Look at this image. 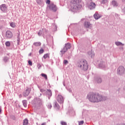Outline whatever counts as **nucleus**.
Returning a JSON list of instances; mask_svg holds the SVG:
<instances>
[{
    "label": "nucleus",
    "mask_w": 125,
    "mask_h": 125,
    "mask_svg": "<svg viewBox=\"0 0 125 125\" xmlns=\"http://www.w3.org/2000/svg\"><path fill=\"white\" fill-rule=\"evenodd\" d=\"M30 92H31V88L27 87L26 90H25L23 93V96L24 97H27V96L30 94Z\"/></svg>",
    "instance_id": "15"
},
{
    "label": "nucleus",
    "mask_w": 125,
    "mask_h": 125,
    "mask_svg": "<svg viewBox=\"0 0 125 125\" xmlns=\"http://www.w3.org/2000/svg\"><path fill=\"white\" fill-rule=\"evenodd\" d=\"M111 4L114 7H117V6H118V3L115 0H112V2H111Z\"/></svg>",
    "instance_id": "20"
},
{
    "label": "nucleus",
    "mask_w": 125,
    "mask_h": 125,
    "mask_svg": "<svg viewBox=\"0 0 125 125\" xmlns=\"http://www.w3.org/2000/svg\"><path fill=\"white\" fill-rule=\"evenodd\" d=\"M108 0H102L101 3L103 4H105V3H107L108 2Z\"/></svg>",
    "instance_id": "31"
},
{
    "label": "nucleus",
    "mask_w": 125,
    "mask_h": 125,
    "mask_svg": "<svg viewBox=\"0 0 125 125\" xmlns=\"http://www.w3.org/2000/svg\"><path fill=\"white\" fill-rule=\"evenodd\" d=\"M86 98L91 103H98L107 99V97L95 93H89L87 94Z\"/></svg>",
    "instance_id": "1"
},
{
    "label": "nucleus",
    "mask_w": 125,
    "mask_h": 125,
    "mask_svg": "<svg viewBox=\"0 0 125 125\" xmlns=\"http://www.w3.org/2000/svg\"><path fill=\"white\" fill-rule=\"evenodd\" d=\"M46 3H47V4H50V0H47Z\"/></svg>",
    "instance_id": "39"
},
{
    "label": "nucleus",
    "mask_w": 125,
    "mask_h": 125,
    "mask_svg": "<svg viewBox=\"0 0 125 125\" xmlns=\"http://www.w3.org/2000/svg\"><path fill=\"white\" fill-rule=\"evenodd\" d=\"M119 49L120 50H124V47L123 46H121L120 47H119Z\"/></svg>",
    "instance_id": "41"
},
{
    "label": "nucleus",
    "mask_w": 125,
    "mask_h": 125,
    "mask_svg": "<svg viewBox=\"0 0 125 125\" xmlns=\"http://www.w3.org/2000/svg\"><path fill=\"white\" fill-rule=\"evenodd\" d=\"M11 119H12L13 120H15L16 118L15 117V116L14 115H12L11 116Z\"/></svg>",
    "instance_id": "43"
},
{
    "label": "nucleus",
    "mask_w": 125,
    "mask_h": 125,
    "mask_svg": "<svg viewBox=\"0 0 125 125\" xmlns=\"http://www.w3.org/2000/svg\"><path fill=\"white\" fill-rule=\"evenodd\" d=\"M102 16L99 14H98V12H96L95 14L94 15V18L96 20H98L100 18H101V17Z\"/></svg>",
    "instance_id": "18"
},
{
    "label": "nucleus",
    "mask_w": 125,
    "mask_h": 125,
    "mask_svg": "<svg viewBox=\"0 0 125 125\" xmlns=\"http://www.w3.org/2000/svg\"><path fill=\"white\" fill-rule=\"evenodd\" d=\"M23 125H28V119H25L23 121Z\"/></svg>",
    "instance_id": "25"
},
{
    "label": "nucleus",
    "mask_w": 125,
    "mask_h": 125,
    "mask_svg": "<svg viewBox=\"0 0 125 125\" xmlns=\"http://www.w3.org/2000/svg\"><path fill=\"white\" fill-rule=\"evenodd\" d=\"M28 64H29V65H30V66H32V61H28Z\"/></svg>",
    "instance_id": "42"
},
{
    "label": "nucleus",
    "mask_w": 125,
    "mask_h": 125,
    "mask_svg": "<svg viewBox=\"0 0 125 125\" xmlns=\"http://www.w3.org/2000/svg\"><path fill=\"white\" fill-rule=\"evenodd\" d=\"M37 2L38 4H42V0H37Z\"/></svg>",
    "instance_id": "33"
},
{
    "label": "nucleus",
    "mask_w": 125,
    "mask_h": 125,
    "mask_svg": "<svg viewBox=\"0 0 125 125\" xmlns=\"http://www.w3.org/2000/svg\"><path fill=\"white\" fill-rule=\"evenodd\" d=\"M71 48V44L69 43H67L65 44L64 47L60 51V55L61 57H63V54H65V53L68 51V49H70Z\"/></svg>",
    "instance_id": "5"
},
{
    "label": "nucleus",
    "mask_w": 125,
    "mask_h": 125,
    "mask_svg": "<svg viewBox=\"0 0 125 125\" xmlns=\"http://www.w3.org/2000/svg\"><path fill=\"white\" fill-rule=\"evenodd\" d=\"M61 125H67V123H66L64 121H61Z\"/></svg>",
    "instance_id": "36"
},
{
    "label": "nucleus",
    "mask_w": 125,
    "mask_h": 125,
    "mask_svg": "<svg viewBox=\"0 0 125 125\" xmlns=\"http://www.w3.org/2000/svg\"><path fill=\"white\" fill-rule=\"evenodd\" d=\"M47 34V30L45 28H43L41 30H39L38 35V36H42L43 37H44V35H46Z\"/></svg>",
    "instance_id": "10"
},
{
    "label": "nucleus",
    "mask_w": 125,
    "mask_h": 125,
    "mask_svg": "<svg viewBox=\"0 0 125 125\" xmlns=\"http://www.w3.org/2000/svg\"><path fill=\"white\" fill-rule=\"evenodd\" d=\"M63 84L64 86H66V85L65 84V82H63Z\"/></svg>",
    "instance_id": "47"
},
{
    "label": "nucleus",
    "mask_w": 125,
    "mask_h": 125,
    "mask_svg": "<svg viewBox=\"0 0 125 125\" xmlns=\"http://www.w3.org/2000/svg\"><path fill=\"white\" fill-rule=\"evenodd\" d=\"M43 58L44 59H46V58H49V54H45L43 56Z\"/></svg>",
    "instance_id": "26"
},
{
    "label": "nucleus",
    "mask_w": 125,
    "mask_h": 125,
    "mask_svg": "<svg viewBox=\"0 0 125 125\" xmlns=\"http://www.w3.org/2000/svg\"><path fill=\"white\" fill-rule=\"evenodd\" d=\"M41 76L42 77H43V78H44V79H45V80H47V75H46V74H44V73H42Z\"/></svg>",
    "instance_id": "29"
},
{
    "label": "nucleus",
    "mask_w": 125,
    "mask_h": 125,
    "mask_svg": "<svg viewBox=\"0 0 125 125\" xmlns=\"http://www.w3.org/2000/svg\"><path fill=\"white\" fill-rule=\"evenodd\" d=\"M94 81L95 83H101L103 82L102 78L100 76H96L94 78Z\"/></svg>",
    "instance_id": "13"
},
{
    "label": "nucleus",
    "mask_w": 125,
    "mask_h": 125,
    "mask_svg": "<svg viewBox=\"0 0 125 125\" xmlns=\"http://www.w3.org/2000/svg\"><path fill=\"white\" fill-rule=\"evenodd\" d=\"M17 41L18 42V44H19V43L20 42V34H18L17 38Z\"/></svg>",
    "instance_id": "28"
},
{
    "label": "nucleus",
    "mask_w": 125,
    "mask_h": 125,
    "mask_svg": "<svg viewBox=\"0 0 125 125\" xmlns=\"http://www.w3.org/2000/svg\"><path fill=\"white\" fill-rule=\"evenodd\" d=\"M1 113V108H0V114Z\"/></svg>",
    "instance_id": "48"
},
{
    "label": "nucleus",
    "mask_w": 125,
    "mask_h": 125,
    "mask_svg": "<svg viewBox=\"0 0 125 125\" xmlns=\"http://www.w3.org/2000/svg\"><path fill=\"white\" fill-rule=\"evenodd\" d=\"M97 65L99 66L100 68H102V69H104L105 68V63L101 61H97L96 62Z\"/></svg>",
    "instance_id": "11"
},
{
    "label": "nucleus",
    "mask_w": 125,
    "mask_h": 125,
    "mask_svg": "<svg viewBox=\"0 0 125 125\" xmlns=\"http://www.w3.org/2000/svg\"><path fill=\"white\" fill-rule=\"evenodd\" d=\"M37 67H38V69H40V68L42 67V65H41V64H38Z\"/></svg>",
    "instance_id": "44"
},
{
    "label": "nucleus",
    "mask_w": 125,
    "mask_h": 125,
    "mask_svg": "<svg viewBox=\"0 0 125 125\" xmlns=\"http://www.w3.org/2000/svg\"><path fill=\"white\" fill-rule=\"evenodd\" d=\"M84 27L88 29H92V24L88 21H85Z\"/></svg>",
    "instance_id": "16"
},
{
    "label": "nucleus",
    "mask_w": 125,
    "mask_h": 125,
    "mask_svg": "<svg viewBox=\"0 0 125 125\" xmlns=\"http://www.w3.org/2000/svg\"><path fill=\"white\" fill-rule=\"evenodd\" d=\"M57 100L60 104H63L64 102V98L61 95H58L57 97Z\"/></svg>",
    "instance_id": "14"
},
{
    "label": "nucleus",
    "mask_w": 125,
    "mask_h": 125,
    "mask_svg": "<svg viewBox=\"0 0 125 125\" xmlns=\"http://www.w3.org/2000/svg\"><path fill=\"white\" fill-rule=\"evenodd\" d=\"M78 67L83 71H86L88 69V64L85 60H81L78 62Z\"/></svg>",
    "instance_id": "4"
},
{
    "label": "nucleus",
    "mask_w": 125,
    "mask_h": 125,
    "mask_svg": "<svg viewBox=\"0 0 125 125\" xmlns=\"http://www.w3.org/2000/svg\"><path fill=\"white\" fill-rule=\"evenodd\" d=\"M29 55H31V54H30Z\"/></svg>",
    "instance_id": "51"
},
{
    "label": "nucleus",
    "mask_w": 125,
    "mask_h": 125,
    "mask_svg": "<svg viewBox=\"0 0 125 125\" xmlns=\"http://www.w3.org/2000/svg\"><path fill=\"white\" fill-rule=\"evenodd\" d=\"M79 125H83V121H79Z\"/></svg>",
    "instance_id": "37"
},
{
    "label": "nucleus",
    "mask_w": 125,
    "mask_h": 125,
    "mask_svg": "<svg viewBox=\"0 0 125 125\" xmlns=\"http://www.w3.org/2000/svg\"><path fill=\"white\" fill-rule=\"evenodd\" d=\"M116 125H125V123H122L121 124H117Z\"/></svg>",
    "instance_id": "46"
},
{
    "label": "nucleus",
    "mask_w": 125,
    "mask_h": 125,
    "mask_svg": "<svg viewBox=\"0 0 125 125\" xmlns=\"http://www.w3.org/2000/svg\"><path fill=\"white\" fill-rule=\"evenodd\" d=\"M34 45H35V46H40L41 45L42 43H41L40 42H34L33 43Z\"/></svg>",
    "instance_id": "23"
},
{
    "label": "nucleus",
    "mask_w": 125,
    "mask_h": 125,
    "mask_svg": "<svg viewBox=\"0 0 125 125\" xmlns=\"http://www.w3.org/2000/svg\"><path fill=\"white\" fill-rule=\"evenodd\" d=\"M87 54L89 55V57H91L92 58V56L94 55V54L92 53V50L89 51L87 52Z\"/></svg>",
    "instance_id": "22"
},
{
    "label": "nucleus",
    "mask_w": 125,
    "mask_h": 125,
    "mask_svg": "<svg viewBox=\"0 0 125 125\" xmlns=\"http://www.w3.org/2000/svg\"><path fill=\"white\" fill-rule=\"evenodd\" d=\"M54 108H56V109H59L60 108L59 104L57 103V102H55L54 103Z\"/></svg>",
    "instance_id": "21"
},
{
    "label": "nucleus",
    "mask_w": 125,
    "mask_h": 125,
    "mask_svg": "<svg viewBox=\"0 0 125 125\" xmlns=\"http://www.w3.org/2000/svg\"><path fill=\"white\" fill-rule=\"evenodd\" d=\"M41 125H44V123H42Z\"/></svg>",
    "instance_id": "49"
},
{
    "label": "nucleus",
    "mask_w": 125,
    "mask_h": 125,
    "mask_svg": "<svg viewBox=\"0 0 125 125\" xmlns=\"http://www.w3.org/2000/svg\"><path fill=\"white\" fill-rule=\"evenodd\" d=\"M8 7L5 4H2L0 6V9L4 13H7L8 12Z\"/></svg>",
    "instance_id": "7"
},
{
    "label": "nucleus",
    "mask_w": 125,
    "mask_h": 125,
    "mask_svg": "<svg viewBox=\"0 0 125 125\" xmlns=\"http://www.w3.org/2000/svg\"><path fill=\"white\" fill-rule=\"evenodd\" d=\"M41 92L43 93L44 95H48V99H50V97L52 96V92H51V90L50 89H41Z\"/></svg>",
    "instance_id": "6"
},
{
    "label": "nucleus",
    "mask_w": 125,
    "mask_h": 125,
    "mask_svg": "<svg viewBox=\"0 0 125 125\" xmlns=\"http://www.w3.org/2000/svg\"><path fill=\"white\" fill-rule=\"evenodd\" d=\"M81 20L83 21V20H84V19H82Z\"/></svg>",
    "instance_id": "50"
},
{
    "label": "nucleus",
    "mask_w": 125,
    "mask_h": 125,
    "mask_svg": "<svg viewBox=\"0 0 125 125\" xmlns=\"http://www.w3.org/2000/svg\"><path fill=\"white\" fill-rule=\"evenodd\" d=\"M47 108H48V109H51V108H52V105H51V103H49L47 104Z\"/></svg>",
    "instance_id": "32"
},
{
    "label": "nucleus",
    "mask_w": 125,
    "mask_h": 125,
    "mask_svg": "<svg viewBox=\"0 0 125 125\" xmlns=\"http://www.w3.org/2000/svg\"><path fill=\"white\" fill-rule=\"evenodd\" d=\"M44 51V50L42 49V48H41L40 50H39V54H42V53H43Z\"/></svg>",
    "instance_id": "35"
},
{
    "label": "nucleus",
    "mask_w": 125,
    "mask_h": 125,
    "mask_svg": "<svg viewBox=\"0 0 125 125\" xmlns=\"http://www.w3.org/2000/svg\"><path fill=\"white\" fill-rule=\"evenodd\" d=\"M10 26L11 27H12V28H15V24L14 23V22H11L10 23Z\"/></svg>",
    "instance_id": "34"
},
{
    "label": "nucleus",
    "mask_w": 125,
    "mask_h": 125,
    "mask_svg": "<svg viewBox=\"0 0 125 125\" xmlns=\"http://www.w3.org/2000/svg\"><path fill=\"white\" fill-rule=\"evenodd\" d=\"M33 104L35 110H41L43 107V101L40 98H35Z\"/></svg>",
    "instance_id": "3"
},
{
    "label": "nucleus",
    "mask_w": 125,
    "mask_h": 125,
    "mask_svg": "<svg viewBox=\"0 0 125 125\" xmlns=\"http://www.w3.org/2000/svg\"><path fill=\"white\" fill-rule=\"evenodd\" d=\"M22 102L24 107L26 108V107H27V101L24 100H23Z\"/></svg>",
    "instance_id": "27"
},
{
    "label": "nucleus",
    "mask_w": 125,
    "mask_h": 125,
    "mask_svg": "<svg viewBox=\"0 0 125 125\" xmlns=\"http://www.w3.org/2000/svg\"><path fill=\"white\" fill-rule=\"evenodd\" d=\"M13 37L12 32L9 30H8L5 33V39H11Z\"/></svg>",
    "instance_id": "12"
},
{
    "label": "nucleus",
    "mask_w": 125,
    "mask_h": 125,
    "mask_svg": "<svg viewBox=\"0 0 125 125\" xmlns=\"http://www.w3.org/2000/svg\"><path fill=\"white\" fill-rule=\"evenodd\" d=\"M122 12L125 14V6L122 8Z\"/></svg>",
    "instance_id": "40"
},
{
    "label": "nucleus",
    "mask_w": 125,
    "mask_h": 125,
    "mask_svg": "<svg viewBox=\"0 0 125 125\" xmlns=\"http://www.w3.org/2000/svg\"><path fill=\"white\" fill-rule=\"evenodd\" d=\"M115 17L116 18H119L120 17V15H118L117 14H115Z\"/></svg>",
    "instance_id": "45"
},
{
    "label": "nucleus",
    "mask_w": 125,
    "mask_h": 125,
    "mask_svg": "<svg viewBox=\"0 0 125 125\" xmlns=\"http://www.w3.org/2000/svg\"><path fill=\"white\" fill-rule=\"evenodd\" d=\"M71 2V10L72 12H77L83 7L81 4L82 0H72Z\"/></svg>",
    "instance_id": "2"
},
{
    "label": "nucleus",
    "mask_w": 125,
    "mask_h": 125,
    "mask_svg": "<svg viewBox=\"0 0 125 125\" xmlns=\"http://www.w3.org/2000/svg\"><path fill=\"white\" fill-rule=\"evenodd\" d=\"M5 45L7 47H9V46H10V42H9V41L6 42H5Z\"/></svg>",
    "instance_id": "30"
},
{
    "label": "nucleus",
    "mask_w": 125,
    "mask_h": 125,
    "mask_svg": "<svg viewBox=\"0 0 125 125\" xmlns=\"http://www.w3.org/2000/svg\"><path fill=\"white\" fill-rule=\"evenodd\" d=\"M49 9L51 10V11H53V12H56L57 11V6H56V5L54 4V3H50L48 5Z\"/></svg>",
    "instance_id": "9"
},
{
    "label": "nucleus",
    "mask_w": 125,
    "mask_h": 125,
    "mask_svg": "<svg viewBox=\"0 0 125 125\" xmlns=\"http://www.w3.org/2000/svg\"><path fill=\"white\" fill-rule=\"evenodd\" d=\"M95 3L91 2L88 6V8L90 9V10H92L95 9Z\"/></svg>",
    "instance_id": "17"
},
{
    "label": "nucleus",
    "mask_w": 125,
    "mask_h": 125,
    "mask_svg": "<svg viewBox=\"0 0 125 125\" xmlns=\"http://www.w3.org/2000/svg\"><path fill=\"white\" fill-rule=\"evenodd\" d=\"M4 62L6 63V62H8V60H9V58L7 57H4L3 59Z\"/></svg>",
    "instance_id": "24"
},
{
    "label": "nucleus",
    "mask_w": 125,
    "mask_h": 125,
    "mask_svg": "<svg viewBox=\"0 0 125 125\" xmlns=\"http://www.w3.org/2000/svg\"><path fill=\"white\" fill-rule=\"evenodd\" d=\"M125 67L123 66H119L117 69V74L120 76L125 75Z\"/></svg>",
    "instance_id": "8"
},
{
    "label": "nucleus",
    "mask_w": 125,
    "mask_h": 125,
    "mask_svg": "<svg viewBox=\"0 0 125 125\" xmlns=\"http://www.w3.org/2000/svg\"><path fill=\"white\" fill-rule=\"evenodd\" d=\"M115 44H116L117 46H124V45H125V44L120 42H115Z\"/></svg>",
    "instance_id": "19"
},
{
    "label": "nucleus",
    "mask_w": 125,
    "mask_h": 125,
    "mask_svg": "<svg viewBox=\"0 0 125 125\" xmlns=\"http://www.w3.org/2000/svg\"><path fill=\"white\" fill-rule=\"evenodd\" d=\"M68 61L64 60L63 61V64H65V65H67V64H68Z\"/></svg>",
    "instance_id": "38"
}]
</instances>
